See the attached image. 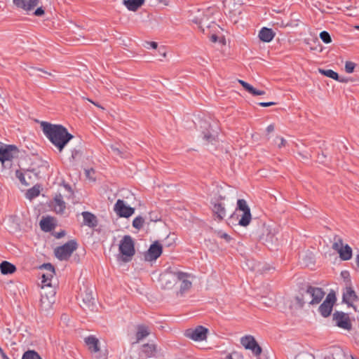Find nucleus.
<instances>
[{"instance_id":"nucleus-1","label":"nucleus","mask_w":359,"mask_h":359,"mask_svg":"<svg viewBox=\"0 0 359 359\" xmlns=\"http://www.w3.org/2000/svg\"><path fill=\"white\" fill-rule=\"evenodd\" d=\"M40 126L44 135L60 151H62L67 144L74 137L62 125L41 121Z\"/></svg>"},{"instance_id":"nucleus-2","label":"nucleus","mask_w":359,"mask_h":359,"mask_svg":"<svg viewBox=\"0 0 359 359\" xmlns=\"http://www.w3.org/2000/svg\"><path fill=\"white\" fill-rule=\"evenodd\" d=\"M55 290L53 287H48V290L43 287L41 292L40 311L46 316L50 315L53 311V306L55 302Z\"/></svg>"},{"instance_id":"nucleus-3","label":"nucleus","mask_w":359,"mask_h":359,"mask_svg":"<svg viewBox=\"0 0 359 359\" xmlns=\"http://www.w3.org/2000/svg\"><path fill=\"white\" fill-rule=\"evenodd\" d=\"M118 251L121 259L123 262H128L132 259L135 253V250L134 241L130 236L126 235L120 241Z\"/></svg>"},{"instance_id":"nucleus-4","label":"nucleus","mask_w":359,"mask_h":359,"mask_svg":"<svg viewBox=\"0 0 359 359\" xmlns=\"http://www.w3.org/2000/svg\"><path fill=\"white\" fill-rule=\"evenodd\" d=\"M325 296V292L320 287L308 286L305 292L302 294L301 304L309 303V304H319Z\"/></svg>"},{"instance_id":"nucleus-5","label":"nucleus","mask_w":359,"mask_h":359,"mask_svg":"<svg viewBox=\"0 0 359 359\" xmlns=\"http://www.w3.org/2000/svg\"><path fill=\"white\" fill-rule=\"evenodd\" d=\"M175 276H177V281L180 283L179 293L182 295L191 288L195 276L191 273L182 271L177 269H175Z\"/></svg>"},{"instance_id":"nucleus-6","label":"nucleus","mask_w":359,"mask_h":359,"mask_svg":"<svg viewBox=\"0 0 359 359\" xmlns=\"http://www.w3.org/2000/svg\"><path fill=\"white\" fill-rule=\"evenodd\" d=\"M77 248V243L74 240H70L64 245L55 249V255L60 261L67 260Z\"/></svg>"},{"instance_id":"nucleus-7","label":"nucleus","mask_w":359,"mask_h":359,"mask_svg":"<svg viewBox=\"0 0 359 359\" xmlns=\"http://www.w3.org/2000/svg\"><path fill=\"white\" fill-rule=\"evenodd\" d=\"M208 333V328L202 325H198L194 328L186 330L184 336L194 341H202L207 339Z\"/></svg>"},{"instance_id":"nucleus-8","label":"nucleus","mask_w":359,"mask_h":359,"mask_svg":"<svg viewBox=\"0 0 359 359\" xmlns=\"http://www.w3.org/2000/svg\"><path fill=\"white\" fill-rule=\"evenodd\" d=\"M159 282L161 287L164 289H171L177 283V276H175V269H168L161 274Z\"/></svg>"},{"instance_id":"nucleus-9","label":"nucleus","mask_w":359,"mask_h":359,"mask_svg":"<svg viewBox=\"0 0 359 359\" xmlns=\"http://www.w3.org/2000/svg\"><path fill=\"white\" fill-rule=\"evenodd\" d=\"M332 320L334 325L341 329L349 331L352 328V323L347 313L337 311L332 315Z\"/></svg>"},{"instance_id":"nucleus-10","label":"nucleus","mask_w":359,"mask_h":359,"mask_svg":"<svg viewBox=\"0 0 359 359\" xmlns=\"http://www.w3.org/2000/svg\"><path fill=\"white\" fill-rule=\"evenodd\" d=\"M237 210L243 212L241 217L238 222V224L242 226H247L252 219L250 209L244 199H238L237 201Z\"/></svg>"},{"instance_id":"nucleus-11","label":"nucleus","mask_w":359,"mask_h":359,"mask_svg":"<svg viewBox=\"0 0 359 359\" xmlns=\"http://www.w3.org/2000/svg\"><path fill=\"white\" fill-rule=\"evenodd\" d=\"M335 302V294L330 292L318 308L319 313L323 317L327 318L331 314Z\"/></svg>"},{"instance_id":"nucleus-12","label":"nucleus","mask_w":359,"mask_h":359,"mask_svg":"<svg viewBox=\"0 0 359 359\" xmlns=\"http://www.w3.org/2000/svg\"><path fill=\"white\" fill-rule=\"evenodd\" d=\"M332 248L338 252L342 260H349L352 257L351 248L347 244L344 246L342 239L340 238H335Z\"/></svg>"},{"instance_id":"nucleus-13","label":"nucleus","mask_w":359,"mask_h":359,"mask_svg":"<svg viewBox=\"0 0 359 359\" xmlns=\"http://www.w3.org/2000/svg\"><path fill=\"white\" fill-rule=\"evenodd\" d=\"M241 344L245 349L250 350L255 356L259 355L262 353V348L252 335L241 337Z\"/></svg>"},{"instance_id":"nucleus-14","label":"nucleus","mask_w":359,"mask_h":359,"mask_svg":"<svg viewBox=\"0 0 359 359\" xmlns=\"http://www.w3.org/2000/svg\"><path fill=\"white\" fill-rule=\"evenodd\" d=\"M18 149L13 144H4L0 147V161H11L18 154Z\"/></svg>"},{"instance_id":"nucleus-15","label":"nucleus","mask_w":359,"mask_h":359,"mask_svg":"<svg viewBox=\"0 0 359 359\" xmlns=\"http://www.w3.org/2000/svg\"><path fill=\"white\" fill-rule=\"evenodd\" d=\"M114 210L120 217L126 218L130 217L135 212V208L126 205L124 201L121 199L117 200L114 205Z\"/></svg>"},{"instance_id":"nucleus-16","label":"nucleus","mask_w":359,"mask_h":359,"mask_svg":"<svg viewBox=\"0 0 359 359\" xmlns=\"http://www.w3.org/2000/svg\"><path fill=\"white\" fill-rule=\"evenodd\" d=\"M48 163L43 162L40 166L41 170H38L36 168L27 169L26 170V177L29 179L27 182H29L30 184H32L35 182V180L41 178L42 174L48 170Z\"/></svg>"},{"instance_id":"nucleus-17","label":"nucleus","mask_w":359,"mask_h":359,"mask_svg":"<svg viewBox=\"0 0 359 359\" xmlns=\"http://www.w3.org/2000/svg\"><path fill=\"white\" fill-rule=\"evenodd\" d=\"M162 251V245L158 241H155L145 252L144 259L149 262L155 261L161 256Z\"/></svg>"},{"instance_id":"nucleus-18","label":"nucleus","mask_w":359,"mask_h":359,"mask_svg":"<svg viewBox=\"0 0 359 359\" xmlns=\"http://www.w3.org/2000/svg\"><path fill=\"white\" fill-rule=\"evenodd\" d=\"M343 302H345L348 306H353V302L358 300V297L351 286V280H347L346 286L343 292Z\"/></svg>"},{"instance_id":"nucleus-19","label":"nucleus","mask_w":359,"mask_h":359,"mask_svg":"<svg viewBox=\"0 0 359 359\" xmlns=\"http://www.w3.org/2000/svg\"><path fill=\"white\" fill-rule=\"evenodd\" d=\"M14 4L25 11H29L38 5V0H13Z\"/></svg>"},{"instance_id":"nucleus-20","label":"nucleus","mask_w":359,"mask_h":359,"mask_svg":"<svg viewBox=\"0 0 359 359\" xmlns=\"http://www.w3.org/2000/svg\"><path fill=\"white\" fill-rule=\"evenodd\" d=\"M85 342L88 346L89 350L91 351V353L95 354L98 353L100 351V348L98 346L99 341L95 337L91 335L86 337L85 339Z\"/></svg>"},{"instance_id":"nucleus-21","label":"nucleus","mask_w":359,"mask_h":359,"mask_svg":"<svg viewBox=\"0 0 359 359\" xmlns=\"http://www.w3.org/2000/svg\"><path fill=\"white\" fill-rule=\"evenodd\" d=\"M83 218V224L90 228L95 227L97 225L96 217L90 212H83L81 213Z\"/></svg>"},{"instance_id":"nucleus-22","label":"nucleus","mask_w":359,"mask_h":359,"mask_svg":"<svg viewBox=\"0 0 359 359\" xmlns=\"http://www.w3.org/2000/svg\"><path fill=\"white\" fill-rule=\"evenodd\" d=\"M66 208L65 202L61 194H57L54 198V210L56 213L62 214Z\"/></svg>"},{"instance_id":"nucleus-23","label":"nucleus","mask_w":359,"mask_h":359,"mask_svg":"<svg viewBox=\"0 0 359 359\" xmlns=\"http://www.w3.org/2000/svg\"><path fill=\"white\" fill-rule=\"evenodd\" d=\"M275 33L271 29L262 27L259 32V37L264 42H270L273 40Z\"/></svg>"},{"instance_id":"nucleus-24","label":"nucleus","mask_w":359,"mask_h":359,"mask_svg":"<svg viewBox=\"0 0 359 359\" xmlns=\"http://www.w3.org/2000/svg\"><path fill=\"white\" fill-rule=\"evenodd\" d=\"M142 353L147 358L154 357L157 353L156 346L153 344H145L142 347Z\"/></svg>"},{"instance_id":"nucleus-25","label":"nucleus","mask_w":359,"mask_h":359,"mask_svg":"<svg viewBox=\"0 0 359 359\" xmlns=\"http://www.w3.org/2000/svg\"><path fill=\"white\" fill-rule=\"evenodd\" d=\"M124 5L129 11H137L144 2L145 0H123Z\"/></svg>"},{"instance_id":"nucleus-26","label":"nucleus","mask_w":359,"mask_h":359,"mask_svg":"<svg viewBox=\"0 0 359 359\" xmlns=\"http://www.w3.org/2000/svg\"><path fill=\"white\" fill-rule=\"evenodd\" d=\"M212 211L219 220L224 219L226 216V210L222 203H215Z\"/></svg>"},{"instance_id":"nucleus-27","label":"nucleus","mask_w":359,"mask_h":359,"mask_svg":"<svg viewBox=\"0 0 359 359\" xmlns=\"http://www.w3.org/2000/svg\"><path fill=\"white\" fill-rule=\"evenodd\" d=\"M15 265L7 261H4L0 264V270L2 274L13 273L15 272Z\"/></svg>"},{"instance_id":"nucleus-28","label":"nucleus","mask_w":359,"mask_h":359,"mask_svg":"<svg viewBox=\"0 0 359 359\" xmlns=\"http://www.w3.org/2000/svg\"><path fill=\"white\" fill-rule=\"evenodd\" d=\"M54 275H55V272L50 271V272H46V273H44L41 276V278H42L41 289L43 288V287H45V288L48 290V287H53L51 286L50 282H51V279L53 278Z\"/></svg>"},{"instance_id":"nucleus-29","label":"nucleus","mask_w":359,"mask_h":359,"mask_svg":"<svg viewBox=\"0 0 359 359\" xmlns=\"http://www.w3.org/2000/svg\"><path fill=\"white\" fill-rule=\"evenodd\" d=\"M40 226L43 231L48 232L53 229V224L50 217H46L40 221Z\"/></svg>"},{"instance_id":"nucleus-30","label":"nucleus","mask_w":359,"mask_h":359,"mask_svg":"<svg viewBox=\"0 0 359 359\" xmlns=\"http://www.w3.org/2000/svg\"><path fill=\"white\" fill-rule=\"evenodd\" d=\"M149 334V329L145 325H139L136 333V338L137 341L142 340Z\"/></svg>"},{"instance_id":"nucleus-31","label":"nucleus","mask_w":359,"mask_h":359,"mask_svg":"<svg viewBox=\"0 0 359 359\" xmlns=\"http://www.w3.org/2000/svg\"><path fill=\"white\" fill-rule=\"evenodd\" d=\"M84 304L90 308L93 305L94 298L91 292L86 291L85 294H81Z\"/></svg>"},{"instance_id":"nucleus-32","label":"nucleus","mask_w":359,"mask_h":359,"mask_svg":"<svg viewBox=\"0 0 359 359\" xmlns=\"http://www.w3.org/2000/svg\"><path fill=\"white\" fill-rule=\"evenodd\" d=\"M318 72L322 74L327 77L331 78L334 80H338L339 79V74L333 71L332 69H319Z\"/></svg>"},{"instance_id":"nucleus-33","label":"nucleus","mask_w":359,"mask_h":359,"mask_svg":"<svg viewBox=\"0 0 359 359\" xmlns=\"http://www.w3.org/2000/svg\"><path fill=\"white\" fill-rule=\"evenodd\" d=\"M144 223H145L144 218L143 217L139 215L134 218V219L133 221V226L137 230H140L141 229H142Z\"/></svg>"},{"instance_id":"nucleus-34","label":"nucleus","mask_w":359,"mask_h":359,"mask_svg":"<svg viewBox=\"0 0 359 359\" xmlns=\"http://www.w3.org/2000/svg\"><path fill=\"white\" fill-rule=\"evenodd\" d=\"M22 359H42L39 354L34 351L29 350L24 353Z\"/></svg>"},{"instance_id":"nucleus-35","label":"nucleus","mask_w":359,"mask_h":359,"mask_svg":"<svg viewBox=\"0 0 359 359\" xmlns=\"http://www.w3.org/2000/svg\"><path fill=\"white\" fill-rule=\"evenodd\" d=\"M15 176L22 184L27 186L30 185V183L27 182V181L26 180V170L25 171V172H22L20 170H16Z\"/></svg>"},{"instance_id":"nucleus-36","label":"nucleus","mask_w":359,"mask_h":359,"mask_svg":"<svg viewBox=\"0 0 359 359\" xmlns=\"http://www.w3.org/2000/svg\"><path fill=\"white\" fill-rule=\"evenodd\" d=\"M294 359H315V356L307 351H302L297 354Z\"/></svg>"},{"instance_id":"nucleus-37","label":"nucleus","mask_w":359,"mask_h":359,"mask_svg":"<svg viewBox=\"0 0 359 359\" xmlns=\"http://www.w3.org/2000/svg\"><path fill=\"white\" fill-rule=\"evenodd\" d=\"M320 38L325 43H330L332 42L330 34L327 31H323L320 33Z\"/></svg>"},{"instance_id":"nucleus-38","label":"nucleus","mask_w":359,"mask_h":359,"mask_svg":"<svg viewBox=\"0 0 359 359\" xmlns=\"http://www.w3.org/2000/svg\"><path fill=\"white\" fill-rule=\"evenodd\" d=\"M81 155V151L79 149H77L76 148L73 149L72 150V155L69 158L70 162H74L76 161Z\"/></svg>"},{"instance_id":"nucleus-39","label":"nucleus","mask_w":359,"mask_h":359,"mask_svg":"<svg viewBox=\"0 0 359 359\" xmlns=\"http://www.w3.org/2000/svg\"><path fill=\"white\" fill-rule=\"evenodd\" d=\"M216 136L211 134L209 131L203 132V140L208 143H213L215 141Z\"/></svg>"},{"instance_id":"nucleus-40","label":"nucleus","mask_w":359,"mask_h":359,"mask_svg":"<svg viewBox=\"0 0 359 359\" xmlns=\"http://www.w3.org/2000/svg\"><path fill=\"white\" fill-rule=\"evenodd\" d=\"M355 67V65L353 62L348 61L345 64V71L348 74L352 73L354 71Z\"/></svg>"},{"instance_id":"nucleus-41","label":"nucleus","mask_w":359,"mask_h":359,"mask_svg":"<svg viewBox=\"0 0 359 359\" xmlns=\"http://www.w3.org/2000/svg\"><path fill=\"white\" fill-rule=\"evenodd\" d=\"M86 176L88 179L92 181H95V179L94 177L95 170L93 168L85 170Z\"/></svg>"},{"instance_id":"nucleus-42","label":"nucleus","mask_w":359,"mask_h":359,"mask_svg":"<svg viewBox=\"0 0 359 359\" xmlns=\"http://www.w3.org/2000/svg\"><path fill=\"white\" fill-rule=\"evenodd\" d=\"M217 236L219 238L224 239L227 243H229L232 239L231 237L228 233L223 231H219L217 233Z\"/></svg>"},{"instance_id":"nucleus-43","label":"nucleus","mask_w":359,"mask_h":359,"mask_svg":"<svg viewBox=\"0 0 359 359\" xmlns=\"http://www.w3.org/2000/svg\"><path fill=\"white\" fill-rule=\"evenodd\" d=\"M238 82L248 92L250 93V91L252 90L253 86L249 84L248 83L243 80H238Z\"/></svg>"},{"instance_id":"nucleus-44","label":"nucleus","mask_w":359,"mask_h":359,"mask_svg":"<svg viewBox=\"0 0 359 359\" xmlns=\"http://www.w3.org/2000/svg\"><path fill=\"white\" fill-rule=\"evenodd\" d=\"M41 268L46 269L47 271V272H55V268L54 266L50 264V263H47V264H43L42 266H41Z\"/></svg>"},{"instance_id":"nucleus-45","label":"nucleus","mask_w":359,"mask_h":359,"mask_svg":"<svg viewBox=\"0 0 359 359\" xmlns=\"http://www.w3.org/2000/svg\"><path fill=\"white\" fill-rule=\"evenodd\" d=\"M110 149L111 150V151L116 154V155H118V156H120L121 157H123V154L121 152V151L119 149V148H118L117 147L114 146V145H111L110 147Z\"/></svg>"},{"instance_id":"nucleus-46","label":"nucleus","mask_w":359,"mask_h":359,"mask_svg":"<svg viewBox=\"0 0 359 359\" xmlns=\"http://www.w3.org/2000/svg\"><path fill=\"white\" fill-rule=\"evenodd\" d=\"M250 94H252V95H263L265 94V91L264 90H257L256 88H255L254 87L252 88V90L250 91Z\"/></svg>"},{"instance_id":"nucleus-47","label":"nucleus","mask_w":359,"mask_h":359,"mask_svg":"<svg viewBox=\"0 0 359 359\" xmlns=\"http://www.w3.org/2000/svg\"><path fill=\"white\" fill-rule=\"evenodd\" d=\"M276 104V103L274 102H259L258 105H259L261 107H266L273 106Z\"/></svg>"},{"instance_id":"nucleus-48","label":"nucleus","mask_w":359,"mask_h":359,"mask_svg":"<svg viewBox=\"0 0 359 359\" xmlns=\"http://www.w3.org/2000/svg\"><path fill=\"white\" fill-rule=\"evenodd\" d=\"M44 14V10L39 7L34 11V15L36 16H41Z\"/></svg>"},{"instance_id":"nucleus-49","label":"nucleus","mask_w":359,"mask_h":359,"mask_svg":"<svg viewBox=\"0 0 359 359\" xmlns=\"http://www.w3.org/2000/svg\"><path fill=\"white\" fill-rule=\"evenodd\" d=\"M39 191H35L33 189H29L28 191V194L30 196V197H34L39 195Z\"/></svg>"},{"instance_id":"nucleus-50","label":"nucleus","mask_w":359,"mask_h":359,"mask_svg":"<svg viewBox=\"0 0 359 359\" xmlns=\"http://www.w3.org/2000/svg\"><path fill=\"white\" fill-rule=\"evenodd\" d=\"M278 140H280V143L278 144V147L279 148L285 146V143H286V141L283 138V137H278L277 138Z\"/></svg>"},{"instance_id":"nucleus-51","label":"nucleus","mask_w":359,"mask_h":359,"mask_svg":"<svg viewBox=\"0 0 359 359\" xmlns=\"http://www.w3.org/2000/svg\"><path fill=\"white\" fill-rule=\"evenodd\" d=\"M147 43L149 46V47H151L154 49H156L158 47V43L155 41H149V42H147Z\"/></svg>"},{"instance_id":"nucleus-52","label":"nucleus","mask_w":359,"mask_h":359,"mask_svg":"<svg viewBox=\"0 0 359 359\" xmlns=\"http://www.w3.org/2000/svg\"><path fill=\"white\" fill-rule=\"evenodd\" d=\"M158 53L162 57H165L166 56V51L164 47H161L158 49Z\"/></svg>"},{"instance_id":"nucleus-53","label":"nucleus","mask_w":359,"mask_h":359,"mask_svg":"<svg viewBox=\"0 0 359 359\" xmlns=\"http://www.w3.org/2000/svg\"><path fill=\"white\" fill-rule=\"evenodd\" d=\"M341 275L344 279H348L349 278V273L347 271H341Z\"/></svg>"},{"instance_id":"nucleus-54","label":"nucleus","mask_w":359,"mask_h":359,"mask_svg":"<svg viewBox=\"0 0 359 359\" xmlns=\"http://www.w3.org/2000/svg\"><path fill=\"white\" fill-rule=\"evenodd\" d=\"M274 130V126L273 124H270L266 128V132L270 133Z\"/></svg>"},{"instance_id":"nucleus-55","label":"nucleus","mask_w":359,"mask_h":359,"mask_svg":"<svg viewBox=\"0 0 359 359\" xmlns=\"http://www.w3.org/2000/svg\"><path fill=\"white\" fill-rule=\"evenodd\" d=\"M64 188L66 191H67L70 194H73L71 187L69 184H65Z\"/></svg>"},{"instance_id":"nucleus-56","label":"nucleus","mask_w":359,"mask_h":359,"mask_svg":"<svg viewBox=\"0 0 359 359\" xmlns=\"http://www.w3.org/2000/svg\"><path fill=\"white\" fill-rule=\"evenodd\" d=\"M217 36L215 35V34H212L210 37V40L212 41V42H216L217 41Z\"/></svg>"},{"instance_id":"nucleus-57","label":"nucleus","mask_w":359,"mask_h":359,"mask_svg":"<svg viewBox=\"0 0 359 359\" xmlns=\"http://www.w3.org/2000/svg\"><path fill=\"white\" fill-rule=\"evenodd\" d=\"M0 353L2 357V359H4V356L7 355L1 348H0Z\"/></svg>"},{"instance_id":"nucleus-58","label":"nucleus","mask_w":359,"mask_h":359,"mask_svg":"<svg viewBox=\"0 0 359 359\" xmlns=\"http://www.w3.org/2000/svg\"><path fill=\"white\" fill-rule=\"evenodd\" d=\"M336 351H337V353H336L337 355H344L342 351L340 350V349H337Z\"/></svg>"},{"instance_id":"nucleus-59","label":"nucleus","mask_w":359,"mask_h":359,"mask_svg":"<svg viewBox=\"0 0 359 359\" xmlns=\"http://www.w3.org/2000/svg\"><path fill=\"white\" fill-rule=\"evenodd\" d=\"M337 81H339V82H341V83H344V82H346V79H344V78H340V77L339 76V79H338V80H337Z\"/></svg>"},{"instance_id":"nucleus-60","label":"nucleus","mask_w":359,"mask_h":359,"mask_svg":"<svg viewBox=\"0 0 359 359\" xmlns=\"http://www.w3.org/2000/svg\"><path fill=\"white\" fill-rule=\"evenodd\" d=\"M355 262H356V264L357 266H358L359 268V253L356 256V258H355Z\"/></svg>"},{"instance_id":"nucleus-61","label":"nucleus","mask_w":359,"mask_h":359,"mask_svg":"<svg viewBox=\"0 0 359 359\" xmlns=\"http://www.w3.org/2000/svg\"><path fill=\"white\" fill-rule=\"evenodd\" d=\"M324 157L323 154H322V157H320V156H318V161H321V162H323L322 158Z\"/></svg>"},{"instance_id":"nucleus-62","label":"nucleus","mask_w":359,"mask_h":359,"mask_svg":"<svg viewBox=\"0 0 359 359\" xmlns=\"http://www.w3.org/2000/svg\"><path fill=\"white\" fill-rule=\"evenodd\" d=\"M226 359H233L231 355L226 356Z\"/></svg>"},{"instance_id":"nucleus-63","label":"nucleus","mask_w":359,"mask_h":359,"mask_svg":"<svg viewBox=\"0 0 359 359\" xmlns=\"http://www.w3.org/2000/svg\"><path fill=\"white\" fill-rule=\"evenodd\" d=\"M4 359H10L7 355L4 356Z\"/></svg>"},{"instance_id":"nucleus-64","label":"nucleus","mask_w":359,"mask_h":359,"mask_svg":"<svg viewBox=\"0 0 359 359\" xmlns=\"http://www.w3.org/2000/svg\"><path fill=\"white\" fill-rule=\"evenodd\" d=\"M100 359H106V357H105V355H103V356L100 357Z\"/></svg>"}]
</instances>
